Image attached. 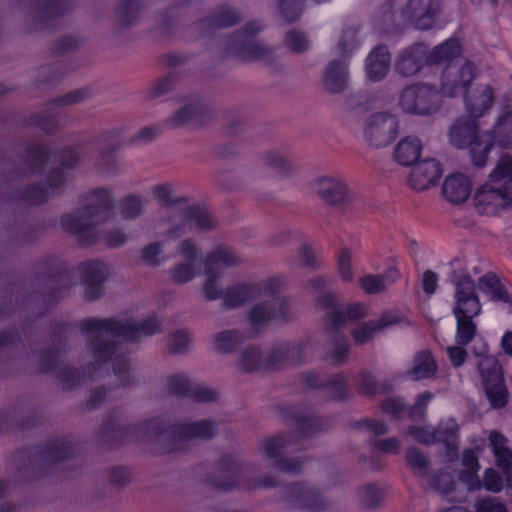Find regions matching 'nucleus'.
Masks as SVG:
<instances>
[{"label":"nucleus","mask_w":512,"mask_h":512,"mask_svg":"<svg viewBox=\"0 0 512 512\" xmlns=\"http://www.w3.org/2000/svg\"><path fill=\"white\" fill-rule=\"evenodd\" d=\"M72 453V446L68 442L60 441L50 446L41 455V460L46 462H59L67 459Z\"/></svg>","instance_id":"nucleus-55"},{"label":"nucleus","mask_w":512,"mask_h":512,"mask_svg":"<svg viewBox=\"0 0 512 512\" xmlns=\"http://www.w3.org/2000/svg\"><path fill=\"white\" fill-rule=\"evenodd\" d=\"M422 143L415 136H406L397 144L394 157L398 163L404 166L412 165L421 154Z\"/></svg>","instance_id":"nucleus-38"},{"label":"nucleus","mask_w":512,"mask_h":512,"mask_svg":"<svg viewBox=\"0 0 512 512\" xmlns=\"http://www.w3.org/2000/svg\"><path fill=\"white\" fill-rule=\"evenodd\" d=\"M406 459L408 464L414 469L417 473L423 475L425 473V469L428 465V461L424 454L420 452L416 448H409L406 453Z\"/></svg>","instance_id":"nucleus-63"},{"label":"nucleus","mask_w":512,"mask_h":512,"mask_svg":"<svg viewBox=\"0 0 512 512\" xmlns=\"http://www.w3.org/2000/svg\"><path fill=\"white\" fill-rule=\"evenodd\" d=\"M289 439L285 435H278L266 439L262 445L261 450L267 458L274 461L276 467L286 473H298L302 470L305 458H282L281 456L287 450Z\"/></svg>","instance_id":"nucleus-17"},{"label":"nucleus","mask_w":512,"mask_h":512,"mask_svg":"<svg viewBox=\"0 0 512 512\" xmlns=\"http://www.w3.org/2000/svg\"><path fill=\"white\" fill-rule=\"evenodd\" d=\"M261 29L262 25L258 22L248 23L243 30L238 31L229 39L228 51L235 54L242 61L271 63L273 59L272 50L254 39V35Z\"/></svg>","instance_id":"nucleus-9"},{"label":"nucleus","mask_w":512,"mask_h":512,"mask_svg":"<svg viewBox=\"0 0 512 512\" xmlns=\"http://www.w3.org/2000/svg\"><path fill=\"white\" fill-rule=\"evenodd\" d=\"M177 251L181 260L169 270V276L174 283L185 284L199 275L201 252L191 240L182 241Z\"/></svg>","instance_id":"nucleus-15"},{"label":"nucleus","mask_w":512,"mask_h":512,"mask_svg":"<svg viewBox=\"0 0 512 512\" xmlns=\"http://www.w3.org/2000/svg\"><path fill=\"white\" fill-rule=\"evenodd\" d=\"M240 17L233 9L222 7L215 16L201 21L202 27L221 28L236 24Z\"/></svg>","instance_id":"nucleus-48"},{"label":"nucleus","mask_w":512,"mask_h":512,"mask_svg":"<svg viewBox=\"0 0 512 512\" xmlns=\"http://www.w3.org/2000/svg\"><path fill=\"white\" fill-rule=\"evenodd\" d=\"M476 75L473 62L457 59L447 63L440 80V96L456 97L463 95L469 89Z\"/></svg>","instance_id":"nucleus-11"},{"label":"nucleus","mask_w":512,"mask_h":512,"mask_svg":"<svg viewBox=\"0 0 512 512\" xmlns=\"http://www.w3.org/2000/svg\"><path fill=\"white\" fill-rule=\"evenodd\" d=\"M484 487L487 491L498 493L502 490L503 480L499 473L493 469L488 468L484 472L483 481H481V488Z\"/></svg>","instance_id":"nucleus-60"},{"label":"nucleus","mask_w":512,"mask_h":512,"mask_svg":"<svg viewBox=\"0 0 512 512\" xmlns=\"http://www.w3.org/2000/svg\"><path fill=\"white\" fill-rule=\"evenodd\" d=\"M466 110L470 117L476 119L485 115L493 106L494 91L489 85H478L462 95Z\"/></svg>","instance_id":"nucleus-23"},{"label":"nucleus","mask_w":512,"mask_h":512,"mask_svg":"<svg viewBox=\"0 0 512 512\" xmlns=\"http://www.w3.org/2000/svg\"><path fill=\"white\" fill-rule=\"evenodd\" d=\"M425 62H427L425 45L414 44L399 54L396 71L405 77L413 76L421 70Z\"/></svg>","instance_id":"nucleus-25"},{"label":"nucleus","mask_w":512,"mask_h":512,"mask_svg":"<svg viewBox=\"0 0 512 512\" xmlns=\"http://www.w3.org/2000/svg\"><path fill=\"white\" fill-rule=\"evenodd\" d=\"M360 41L355 28H346L342 31L339 40L335 44L333 51L335 55L341 57L340 60H346L359 48Z\"/></svg>","instance_id":"nucleus-43"},{"label":"nucleus","mask_w":512,"mask_h":512,"mask_svg":"<svg viewBox=\"0 0 512 512\" xmlns=\"http://www.w3.org/2000/svg\"><path fill=\"white\" fill-rule=\"evenodd\" d=\"M400 275L395 267H389L383 274H367L359 279L360 287L367 294H376L385 291L393 285Z\"/></svg>","instance_id":"nucleus-34"},{"label":"nucleus","mask_w":512,"mask_h":512,"mask_svg":"<svg viewBox=\"0 0 512 512\" xmlns=\"http://www.w3.org/2000/svg\"><path fill=\"white\" fill-rule=\"evenodd\" d=\"M145 203L146 201L143 198L129 195L118 203V212L122 219H135L142 214Z\"/></svg>","instance_id":"nucleus-46"},{"label":"nucleus","mask_w":512,"mask_h":512,"mask_svg":"<svg viewBox=\"0 0 512 512\" xmlns=\"http://www.w3.org/2000/svg\"><path fill=\"white\" fill-rule=\"evenodd\" d=\"M391 56L386 46H378L366 59L367 76L372 81L383 79L390 68Z\"/></svg>","instance_id":"nucleus-32"},{"label":"nucleus","mask_w":512,"mask_h":512,"mask_svg":"<svg viewBox=\"0 0 512 512\" xmlns=\"http://www.w3.org/2000/svg\"><path fill=\"white\" fill-rule=\"evenodd\" d=\"M300 362V346L298 344H282L271 351L264 365L269 369H278L282 366L296 365Z\"/></svg>","instance_id":"nucleus-35"},{"label":"nucleus","mask_w":512,"mask_h":512,"mask_svg":"<svg viewBox=\"0 0 512 512\" xmlns=\"http://www.w3.org/2000/svg\"><path fill=\"white\" fill-rule=\"evenodd\" d=\"M206 280L203 283L202 291L205 299L208 301L217 300L224 298L225 291L222 289L220 278L222 276L220 271H214L212 273H205Z\"/></svg>","instance_id":"nucleus-50"},{"label":"nucleus","mask_w":512,"mask_h":512,"mask_svg":"<svg viewBox=\"0 0 512 512\" xmlns=\"http://www.w3.org/2000/svg\"><path fill=\"white\" fill-rule=\"evenodd\" d=\"M456 344L461 346H467L472 342L477 333V325L473 319L468 318H456Z\"/></svg>","instance_id":"nucleus-49"},{"label":"nucleus","mask_w":512,"mask_h":512,"mask_svg":"<svg viewBox=\"0 0 512 512\" xmlns=\"http://www.w3.org/2000/svg\"><path fill=\"white\" fill-rule=\"evenodd\" d=\"M65 180L66 175L61 168L53 169L47 177L44 187L28 188L22 195V199L31 204L43 203L60 189Z\"/></svg>","instance_id":"nucleus-26"},{"label":"nucleus","mask_w":512,"mask_h":512,"mask_svg":"<svg viewBox=\"0 0 512 512\" xmlns=\"http://www.w3.org/2000/svg\"><path fill=\"white\" fill-rule=\"evenodd\" d=\"M442 175V168L435 159H425L413 166L409 185L418 191L435 186Z\"/></svg>","instance_id":"nucleus-22"},{"label":"nucleus","mask_w":512,"mask_h":512,"mask_svg":"<svg viewBox=\"0 0 512 512\" xmlns=\"http://www.w3.org/2000/svg\"><path fill=\"white\" fill-rule=\"evenodd\" d=\"M441 105L439 91L428 84L416 83L405 87L399 93L397 106L406 114L430 115Z\"/></svg>","instance_id":"nucleus-8"},{"label":"nucleus","mask_w":512,"mask_h":512,"mask_svg":"<svg viewBox=\"0 0 512 512\" xmlns=\"http://www.w3.org/2000/svg\"><path fill=\"white\" fill-rule=\"evenodd\" d=\"M349 82L348 61L331 60L324 71L323 83L327 91L330 93L343 92Z\"/></svg>","instance_id":"nucleus-28"},{"label":"nucleus","mask_w":512,"mask_h":512,"mask_svg":"<svg viewBox=\"0 0 512 512\" xmlns=\"http://www.w3.org/2000/svg\"><path fill=\"white\" fill-rule=\"evenodd\" d=\"M316 305L322 309H333L329 314V321L333 325L334 329L341 326L347 318L355 320L366 316V307L363 304H354L348 307L346 313L341 310L334 309L336 300L331 293H325L318 296L316 299Z\"/></svg>","instance_id":"nucleus-24"},{"label":"nucleus","mask_w":512,"mask_h":512,"mask_svg":"<svg viewBox=\"0 0 512 512\" xmlns=\"http://www.w3.org/2000/svg\"><path fill=\"white\" fill-rule=\"evenodd\" d=\"M243 335L238 330H225L215 335L214 348L222 353L232 352L242 341Z\"/></svg>","instance_id":"nucleus-47"},{"label":"nucleus","mask_w":512,"mask_h":512,"mask_svg":"<svg viewBox=\"0 0 512 512\" xmlns=\"http://www.w3.org/2000/svg\"><path fill=\"white\" fill-rule=\"evenodd\" d=\"M462 465L466 468L461 472L459 478L465 483L469 490L475 491L481 489V480L477 472L480 469L478 456L473 449H466L462 456Z\"/></svg>","instance_id":"nucleus-40"},{"label":"nucleus","mask_w":512,"mask_h":512,"mask_svg":"<svg viewBox=\"0 0 512 512\" xmlns=\"http://www.w3.org/2000/svg\"><path fill=\"white\" fill-rule=\"evenodd\" d=\"M263 364L262 353L256 346L245 348L239 357V367L246 372L255 371Z\"/></svg>","instance_id":"nucleus-51"},{"label":"nucleus","mask_w":512,"mask_h":512,"mask_svg":"<svg viewBox=\"0 0 512 512\" xmlns=\"http://www.w3.org/2000/svg\"><path fill=\"white\" fill-rule=\"evenodd\" d=\"M482 384L491 407L503 408L508 402L502 367L493 356H484L478 363Z\"/></svg>","instance_id":"nucleus-10"},{"label":"nucleus","mask_w":512,"mask_h":512,"mask_svg":"<svg viewBox=\"0 0 512 512\" xmlns=\"http://www.w3.org/2000/svg\"><path fill=\"white\" fill-rule=\"evenodd\" d=\"M183 218L187 220L188 226L191 229L199 232H206L216 227L217 222L211 214L202 207L192 206L185 209Z\"/></svg>","instance_id":"nucleus-41"},{"label":"nucleus","mask_w":512,"mask_h":512,"mask_svg":"<svg viewBox=\"0 0 512 512\" xmlns=\"http://www.w3.org/2000/svg\"><path fill=\"white\" fill-rule=\"evenodd\" d=\"M459 426L454 419L441 421L435 429V443H443L447 448V457L453 461L458 456Z\"/></svg>","instance_id":"nucleus-33"},{"label":"nucleus","mask_w":512,"mask_h":512,"mask_svg":"<svg viewBox=\"0 0 512 512\" xmlns=\"http://www.w3.org/2000/svg\"><path fill=\"white\" fill-rule=\"evenodd\" d=\"M79 325L82 335L89 341L93 362L89 363L87 373L82 375L74 368L61 372V381L68 389L80 384L82 378L94 377L109 361H112L114 374L121 386H131L135 383V377L127 358L122 353L120 344L138 341L142 337L156 334L161 330V324L155 316L141 322L87 318Z\"/></svg>","instance_id":"nucleus-1"},{"label":"nucleus","mask_w":512,"mask_h":512,"mask_svg":"<svg viewBox=\"0 0 512 512\" xmlns=\"http://www.w3.org/2000/svg\"><path fill=\"white\" fill-rule=\"evenodd\" d=\"M488 440L497 467L508 473L512 469V450L508 447V439L498 431H491Z\"/></svg>","instance_id":"nucleus-36"},{"label":"nucleus","mask_w":512,"mask_h":512,"mask_svg":"<svg viewBox=\"0 0 512 512\" xmlns=\"http://www.w3.org/2000/svg\"><path fill=\"white\" fill-rule=\"evenodd\" d=\"M286 498L294 509L306 512H319L325 508L321 495L306 484L291 485Z\"/></svg>","instance_id":"nucleus-21"},{"label":"nucleus","mask_w":512,"mask_h":512,"mask_svg":"<svg viewBox=\"0 0 512 512\" xmlns=\"http://www.w3.org/2000/svg\"><path fill=\"white\" fill-rule=\"evenodd\" d=\"M167 389L171 394L189 397L198 402H212L218 398L211 388L195 384L182 374L172 375L167 380Z\"/></svg>","instance_id":"nucleus-18"},{"label":"nucleus","mask_w":512,"mask_h":512,"mask_svg":"<svg viewBox=\"0 0 512 512\" xmlns=\"http://www.w3.org/2000/svg\"><path fill=\"white\" fill-rule=\"evenodd\" d=\"M279 278H270L255 283H242L225 291L223 302L228 307H238L244 303L261 299L252 306L248 314V322L258 333L270 321H285L290 317L287 300L280 293Z\"/></svg>","instance_id":"nucleus-2"},{"label":"nucleus","mask_w":512,"mask_h":512,"mask_svg":"<svg viewBox=\"0 0 512 512\" xmlns=\"http://www.w3.org/2000/svg\"><path fill=\"white\" fill-rule=\"evenodd\" d=\"M305 380L311 388H324L334 400H342L348 396L347 377L343 374L332 375L323 382L319 379L318 375L309 373L306 375Z\"/></svg>","instance_id":"nucleus-29"},{"label":"nucleus","mask_w":512,"mask_h":512,"mask_svg":"<svg viewBox=\"0 0 512 512\" xmlns=\"http://www.w3.org/2000/svg\"><path fill=\"white\" fill-rule=\"evenodd\" d=\"M305 0H280L279 6L283 17L289 21H295L301 14Z\"/></svg>","instance_id":"nucleus-57"},{"label":"nucleus","mask_w":512,"mask_h":512,"mask_svg":"<svg viewBox=\"0 0 512 512\" xmlns=\"http://www.w3.org/2000/svg\"><path fill=\"white\" fill-rule=\"evenodd\" d=\"M263 163L275 170L279 175L286 176L292 169L291 163L279 152L269 151L262 157Z\"/></svg>","instance_id":"nucleus-52"},{"label":"nucleus","mask_w":512,"mask_h":512,"mask_svg":"<svg viewBox=\"0 0 512 512\" xmlns=\"http://www.w3.org/2000/svg\"><path fill=\"white\" fill-rule=\"evenodd\" d=\"M284 43L294 53H304L310 47L307 36L298 30L292 29L285 35Z\"/></svg>","instance_id":"nucleus-54"},{"label":"nucleus","mask_w":512,"mask_h":512,"mask_svg":"<svg viewBox=\"0 0 512 512\" xmlns=\"http://www.w3.org/2000/svg\"><path fill=\"white\" fill-rule=\"evenodd\" d=\"M312 187L315 194L330 205H338L349 198L348 185L339 177H318Z\"/></svg>","instance_id":"nucleus-20"},{"label":"nucleus","mask_w":512,"mask_h":512,"mask_svg":"<svg viewBox=\"0 0 512 512\" xmlns=\"http://www.w3.org/2000/svg\"><path fill=\"white\" fill-rule=\"evenodd\" d=\"M360 503L366 508L375 507L383 498V491L374 484H366L357 492Z\"/></svg>","instance_id":"nucleus-53"},{"label":"nucleus","mask_w":512,"mask_h":512,"mask_svg":"<svg viewBox=\"0 0 512 512\" xmlns=\"http://www.w3.org/2000/svg\"><path fill=\"white\" fill-rule=\"evenodd\" d=\"M84 208L62 216L61 228L76 236L82 244H88L95 239V226L108 219L113 206L111 192L104 188L92 190L87 196Z\"/></svg>","instance_id":"nucleus-4"},{"label":"nucleus","mask_w":512,"mask_h":512,"mask_svg":"<svg viewBox=\"0 0 512 512\" xmlns=\"http://www.w3.org/2000/svg\"><path fill=\"white\" fill-rule=\"evenodd\" d=\"M479 288L483 293L488 294L492 300L508 303L510 296L504 285L494 274H486L479 279Z\"/></svg>","instance_id":"nucleus-44"},{"label":"nucleus","mask_w":512,"mask_h":512,"mask_svg":"<svg viewBox=\"0 0 512 512\" xmlns=\"http://www.w3.org/2000/svg\"><path fill=\"white\" fill-rule=\"evenodd\" d=\"M205 108L199 103H190L176 110L166 123L172 127H180L193 122H201L205 114Z\"/></svg>","instance_id":"nucleus-39"},{"label":"nucleus","mask_w":512,"mask_h":512,"mask_svg":"<svg viewBox=\"0 0 512 512\" xmlns=\"http://www.w3.org/2000/svg\"><path fill=\"white\" fill-rule=\"evenodd\" d=\"M452 283L455 286V305L453 314L455 318L473 319L481 314L482 306L476 293L474 280L468 275L453 273Z\"/></svg>","instance_id":"nucleus-12"},{"label":"nucleus","mask_w":512,"mask_h":512,"mask_svg":"<svg viewBox=\"0 0 512 512\" xmlns=\"http://www.w3.org/2000/svg\"><path fill=\"white\" fill-rule=\"evenodd\" d=\"M475 512H508L506 505L496 497H485L475 504Z\"/></svg>","instance_id":"nucleus-61"},{"label":"nucleus","mask_w":512,"mask_h":512,"mask_svg":"<svg viewBox=\"0 0 512 512\" xmlns=\"http://www.w3.org/2000/svg\"><path fill=\"white\" fill-rule=\"evenodd\" d=\"M79 272L85 285V296L90 300L99 298L102 285L109 276L108 266L101 261H87L79 266Z\"/></svg>","instance_id":"nucleus-19"},{"label":"nucleus","mask_w":512,"mask_h":512,"mask_svg":"<svg viewBox=\"0 0 512 512\" xmlns=\"http://www.w3.org/2000/svg\"><path fill=\"white\" fill-rule=\"evenodd\" d=\"M173 86V78L171 76H164L150 85L145 93V98L155 99L165 95Z\"/></svg>","instance_id":"nucleus-58"},{"label":"nucleus","mask_w":512,"mask_h":512,"mask_svg":"<svg viewBox=\"0 0 512 512\" xmlns=\"http://www.w3.org/2000/svg\"><path fill=\"white\" fill-rule=\"evenodd\" d=\"M398 133L399 119L391 112H374L362 119L361 137L369 147H386L397 138Z\"/></svg>","instance_id":"nucleus-6"},{"label":"nucleus","mask_w":512,"mask_h":512,"mask_svg":"<svg viewBox=\"0 0 512 512\" xmlns=\"http://www.w3.org/2000/svg\"><path fill=\"white\" fill-rule=\"evenodd\" d=\"M437 371V364L432 354L427 350L415 354L413 365L407 371L408 376L413 380H422L433 377Z\"/></svg>","instance_id":"nucleus-37"},{"label":"nucleus","mask_w":512,"mask_h":512,"mask_svg":"<svg viewBox=\"0 0 512 512\" xmlns=\"http://www.w3.org/2000/svg\"><path fill=\"white\" fill-rule=\"evenodd\" d=\"M139 10L138 0H126L117 8V14L123 24H130L134 20V14Z\"/></svg>","instance_id":"nucleus-64"},{"label":"nucleus","mask_w":512,"mask_h":512,"mask_svg":"<svg viewBox=\"0 0 512 512\" xmlns=\"http://www.w3.org/2000/svg\"><path fill=\"white\" fill-rule=\"evenodd\" d=\"M191 344L188 332L184 330L177 331L170 336L168 348L172 353H183Z\"/></svg>","instance_id":"nucleus-59"},{"label":"nucleus","mask_w":512,"mask_h":512,"mask_svg":"<svg viewBox=\"0 0 512 512\" xmlns=\"http://www.w3.org/2000/svg\"><path fill=\"white\" fill-rule=\"evenodd\" d=\"M441 0H408L397 12H392L393 21L407 22L420 30L429 29L440 11Z\"/></svg>","instance_id":"nucleus-13"},{"label":"nucleus","mask_w":512,"mask_h":512,"mask_svg":"<svg viewBox=\"0 0 512 512\" xmlns=\"http://www.w3.org/2000/svg\"><path fill=\"white\" fill-rule=\"evenodd\" d=\"M242 257L232 248L219 245L213 248L204 258V273L220 271V268H229L241 264Z\"/></svg>","instance_id":"nucleus-27"},{"label":"nucleus","mask_w":512,"mask_h":512,"mask_svg":"<svg viewBox=\"0 0 512 512\" xmlns=\"http://www.w3.org/2000/svg\"><path fill=\"white\" fill-rule=\"evenodd\" d=\"M244 474V468L232 457L227 456L221 460L216 474L211 479V484L221 490H229L236 486H242L244 489L274 486L271 478L261 479L254 484H244L241 482Z\"/></svg>","instance_id":"nucleus-14"},{"label":"nucleus","mask_w":512,"mask_h":512,"mask_svg":"<svg viewBox=\"0 0 512 512\" xmlns=\"http://www.w3.org/2000/svg\"><path fill=\"white\" fill-rule=\"evenodd\" d=\"M478 213L493 216L501 210L512 208V157L502 154L474 196Z\"/></svg>","instance_id":"nucleus-5"},{"label":"nucleus","mask_w":512,"mask_h":512,"mask_svg":"<svg viewBox=\"0 0 512 512\" xmlns=\"http://www.w3.org/2000/svg\"><path fill=\"white\" fill-rule=\"evenodd\" d=\"M485 141L489 145L504 149L512 148V95H505L501 101L500 113L492 129L485 133Z\"/></svg>","instance_id":"nucleus-16"},{"label":"nucleus","mask_w":512,"mask_h":512,"mask_svg":"<svg viewBox=\"0 0 512 512\" xmlns=\"http://www.w3.org/2000/svg\"><path fill=\"white\" fill-rule=\"evenodd\" d=\"M460 55V45L455 39H448L444 43L436 46L429 54H427V63L436 64L443 61H456Z\"/></svg>","instance_id":"nucleus-42"},{"label":"nucleus","mask_w":512,"mask_h":512,"mask_svg":"<svg viewBox=\"0 0 512 512\" xmlns=\"http://www.w3.org/2000/svg\"><path fill=\"white\" fill-rule=\"evenodd\" d=\"M450 142L458 147H469L471 161L476 167H484L488 160L489 145L485 133L478 134V127L473 119H458L449 131Z\"/></svg>","instance_id":"nucleus-7"},{"label":"nucleus","mask_w":512,"mask_h":512,"mask_svg":"<svg viewBox=\"0 0 512 512\" xmlns=\"http://www.w3.org/2000/svg\"><path fill=\"white\" fill-rule=\"evenodd\" d=\"M141 438L160 436L161 453L184 451L193 439H210L218 433L216 422L213 420H200L175 424L165 430L159 418L151 419L135 428Z\"/></svg>","instance_id":"nucleus-3"},{"label":"nucleus","mask_w":512,"mask_h":512,"mask_svg":"<svg viewBox=\"0 0 512 512\" xmlns=\"http://www.w3.org/2000/svg\"><path fill=\"white\" fill-rule=\"evenodd\" d=\"M408 433L419 443L425 445L435 444V429L431 427L410 426Z\"/></svg>","instance_id":"nucleus-62"},{"label":"nucleus","mask_w":512,"mask_h":512,"mask_svg":"<svg viewBox=\"0 0 512 512\" xmlns=\"http://www.w3.org/2000/svg\"><path fill=\"white\" fill-rule=\"evenodd\" d=\"M399 318L389 312L384 313L380 319L362 323L352 332L353 340L356 344L361 345L370 341L374 334L391 325L397 324Z\"/></svg>","instance_id":"nucleus-31"},{"label":"nucleus","mask_w":512,"mask_h":512,"mask_svg":"<svg viewBox=\"0 0 512 512\" xmlns=\"http://www.w3.org/2000/svg\"><path fill=\"white\" fill-rule=\"evenodd\" d=\"M349 344L347 339L338 334L332 335V341L326 346V358L332 364H342L348 355Z\"/></svg>","instance_id":"nucleus-45"},{"label":"nucleus","mask_w":512,"mask_h":512,"mask_svg":"<svg viewBox=\"0 0 512 512\" xmlns=\"http://www.w3.org/2000/svg\"><path fill=\"white\" fill-rule=\"evenodd\" d=\"M442 191L449 202L454 204L463 203L471 193V183L467 176L455 173L445 179Z\"/></svg>","instance_id":"nucleus-30"},{"label":"nucleus","mask_w":512,"mask_h":512,"mask_svg":"<svg viewBox=\"0 0 512 512\" xmlns=\"http://www.w3.org/2000/svg\"><path fill=\"white\" fill-rule=\"evenodd\" d=\"M32 172L40 173L47 165V151L43 146H36L28 151V164Z\"/></svg>","instance_id":"nucleus-56"}]
</instances>
